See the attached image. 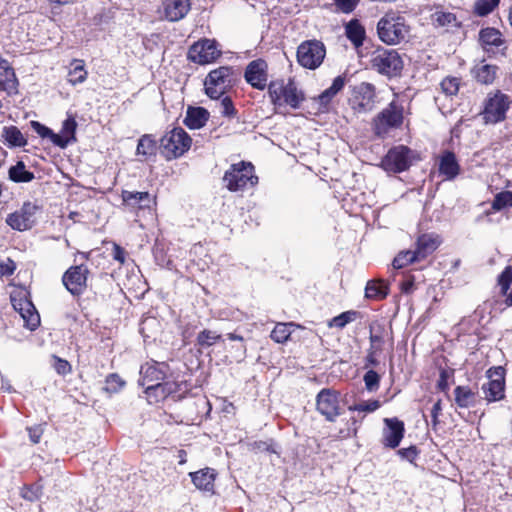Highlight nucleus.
Listing matches in <instances>:
<instances>
[{
	"instance_id": "1a4fd4ad",
	"label": "nucleus",
	"mask_w": 512,
	"mask_h": 512,
	"mask_svg": "<svg viewBox=\"0 0 512 512\" xmlns=\"http://www.w3.org/2000/svg\"><path fill=\"white\" fill-rule=\"evenodd\" d=\"M510 104V97L501 91L497 90L494 93H490L485 101L483 110L485 122L496 124L505 120Z\"/></svg>"
},
{
	"instance_id": "c756f323",
	"label": "nucleus",
	"mask_w": 512,
	"mask_h": 512,
	"mask_svg": "<svg viewBox=\"0 0 512 512\" xmlns=\"http://www.w3.org/2000/svg\"><path fill=\"white\" fill-rule=\"evenodd\" d=\"M122 199L125 205L139 209L149 207L152 201L148 192L123 191Z\"/></svg>"
},
{
	"instance_id": "a878e982",
	"label": "nucleus",
	"mask_w": 512,
	"mask_h": 512,
	"mask_svg": "<svg viewBox=\"0 0 512 512\" xmlns=\"http://www.w3.org/2000/svg\"><path fill=\"white\" fill-rule=\"evenodd\" d=\"M440 244V239L434 234H423L418 237L416 242V255L418 259H424L431 254Z\"/></svg>"
},
{
	"instance_id": "4be33fe9",
	"label": "nucleus",
	"mask_w": 512,
	"mask_h": 512,
	"mask_svg": "<svg viewBox=\"0 0 512 512\" xmlns=\"http://www.w3.org/2000/svg\"><path fill=\"white\" fill-rule=\"evenodd\" d=\"M18 80L15 72L8 60L0 56V90L8 93L15 92Z\"/></svg>"
},
{
	"instance_id": "a211bd4d",
	"label": "nucleus",
	"mask_w": 512,
	"mask_h": 512,
	"mask_svg": "<svg viewBox=\"0 0 512 512\" xmlns=\"http://www.w3.org/2000/svg\"><path fill=\"white\" fill-rule=\"evenodd\" d=\"M375 89L370 83H361L354 90L352 108L358 113L372 110L374 106Z\"/></svg>"
},
{
	"instance_id": "c9c22d12",
	"label": "nucleus",
	"mask_w": 512,
	"mask_h": 512,
	"mask_svg": "<svg viewBox=\"0 0 512 512\" xmlns=\"http://www.w3.org/2000/svg\"><path fill=\"white\" fill-rule=\"evenodd\" d=\"M68 77V81L72 85L83 83L86 80L87 71L83 60L75 59L72 61Z\"/></svg>"
},
{
	"instance_id": "5701e85b",
	"label": "nucleus",
	"mask_w": 512,
	"mask_h": 512,
	"mask_svg": "<svg viewBox=\"0 0 512 512\" xmlns=\"http://www.w3.org/2000/svg\"><path fill=\"white\" fill-rule=\"evenodd\" d=\"M497 65L488 64L484 60L476 64L472 69V75L477 82L484 85H491L498 74Z\"/></svg>"
},
{
	"instance_id": "13d9d810",
	"label": "nucleus",
	"mask_w": 512,
	"mask_h": 512,
	"mask_svg": "<svg viewBox=\"0 0 512 512\" xmlns=\"http://www.w3.org/2000/svg\"><path fill=\"white\" fill-rule=\"evenodd\" d=\"M383 342H384V340H383V337L381 334H375V333L371 332V334H370V343H371L370 350H374L375 352L381 351Z\"/></svg>"
},
{
	"instance_id": "c85d7f7f",
	"label": "nucleus",
	"mask_w": 512,
	"mask_h": 512,
	"mask_svg": "<svg viewBox=\"0 0 512 512\" xmlns=\"http://www.w3.org/2000/svg\"><path fill=\"white\" fill-rule=\"evenodd\" d=\"M477 393L469 386L459 385L454 389V401L459 408H469L476 404Z\"/></svg>"
},
{
	"instance_id": "4d7b16f0",
	"label": "nucleus",
	"mask_w": 512,
	"mask_h": 512,
	"mask_svg": "<svg viewBox=\"0 0 512 512\" xmlns=\"http://www.w3.org/2000/svg\"><path fill=\"white\" fill-rule=\"evenodd\" d=\"M54 368L57 371V373L66 375L71 371V365L68 361L55 357V364Z\"/></svg>"
},
{
	"instance_id": "0e129e2a",
	"label": "nucleus",
	"mask_w": 512,
	"mask_h": 512,
	"mask_svg": "<svg viewBox=\"0 0 512 512\" xmlns=\"http://www.w3.org/2000/svg\"><path fill=\"white\" fill-rule=\"evenodd\" d=\"M28 432H29L30 440L34 444H37L40 441V438H41V436L43 434V430H42L41 427L29 428Z\"/></svg>"
},
{
	"instance_id": "4468645a",
	"label": "nucleus",
	"mask_w": 512,
	"mask_h": 512,
	"mask_svg": "<svg viewBox=\"0 0 512 512\" xmlns=\"http://www.w3.org/2000/svg\"><path fill=\"white\" fill-rule=\"evenodd\" d=\"M410 152V149L403 145L390 149L381 162L382 168L393 173L405 171L411 164Z\"/></svg>"
},
{
	"instance_id": "a19ab883",
	"label": "nucleus",
	"mask_w": 512,
	"mask_h": 512,
	"mask_svg": "<svg viewBox=\"0 0 512 512\" xmlns=\"http://www.w3.org/2000/svg\"><path fill=\"white\" fill-rule=\"evenodd\" d=\"M416 255L415 250L401 251L393 260V267L395 269H401L413 262L420 261Z\"/></svg>"
},
{
	"instance_id": "603ef678",
	"label": "nucleus",
	"mask_w": 512,
	"mask_h": 512,
	"mask_svg": "<svg viewBox=\"0 0 512 512\" xmlns=\"http://www.w3.org/2000/svg\"><path fill=\"white\" fill-rule=\"evenodd\" d=\"M365 387L368 391H375L379 387L380 376L374 370H369L364 375Z\"/></svg>"
},
{
	"instance_id": "f8f14e48",
	"label": "nucleus",
	"mask_w": 512,
	"mask_h": 512,
	"mask_svg": "<svg viewBox=\"0 0 512 512\" xmlns=\"http://www.w3.org/2000/svg\"><path fill=\"white\" fill-rule=\"evenodd\" d=\"M221 55V50L215 40L201 39L188 50V59L194 63L205 65L214 62Z\"/></svg>"
},
{
	"instance_id": "aec40b11",
	"label": "nucleus",
	"mask_w": 512,
	"mask_h": 512,
	"mask_svg": "<svg viewBox=\"0 0 512 512\" xmlns=\"http://www.w3.org/2000/svg\"><path fill=\"white\" fill-rule=\"evenodd\" d=\"M165 18L170 22L183 19L191 9L190 0H166L163 4Z\"/></svg>"
},
{
	"instance_id": "412c9836",
	"label": "nucleus",
	"mask_w": 512,
	"mask_h": 512,
	"mask_svg": "<svg viewBox=\"0 0 512 512\" xmlns=\"http://www.w3.org/2000/svg\"><path fill=\"white\" fill-rule=\"evenodd\" d=\"M479 41L483 49L488 53L494 52V49L500 48L505 44L501 32L493 27L481 29L479 32Z\"/></svg>"
},
{
	"instance_id": "f03ea898",
	"label": "nucleus",
	"mask_w": 512,
	"mask_h": 512,
	"mask_svg": "<svg viewBox=\"0 0 512 512\" xmlns=\"http://www.w3.org/2000/svg\"><path fill=\"white\" fill-rule=\"evenodd\" d=\"M379 39L388 45H397L404 41L409 34V26L399 13L387 12L377 24Z\"/></svg>"
},
{
	"instance_id": "7c9ffc66",
	"label": "nucleus",
	"mask_w": 512,
	"mask_h": 512,
	"mask_svg": "<svg viewBox=\"0 0 512 512\" xmlns=\"http://www.w3.org/2000/svg\"><path fill=\"white\" fill-rule=\"evenodd\" d=\"M31 127L41 138H49L55 146L60 148L67 147V140L64 137L54 133L50 128L40 122L31 121Z\"/></svg>"
},
{
	"instance_id": "f257e3e1",
	"label": "nucleus",
	"mask_w": 512,
	"mask_h": 512,
	"mask_svg": "<svg viewBox=\"0 0 512 512\" xmlns=\"http://www.w3.org/2000/svg\"><path fill=\"white\" fill-rule=\"evenodd\" d=\"M168 366L165 363H145L140 368L139 384L145 387L146 394L156 398H166L176 391L174 382L165 381Z\"/></svg>"
},
{
	"instance_id": "6e6d98bb",
	"label": "nucleus",
	"mask_w": 512,
	"mask_h": 512,
	"mask_svg": "<svg viewBox=\"0 0 512 512\" xmlns=\"http://www.w3.org/2000/svg\"><path fill=\"white\" fill-rule=\"evenodd\" d=\"M16 269V265L14 261H12L10 258H7L5 261L0 262V275L1 276H8L12 275Z\"/></svg>"
},
{
	"instance_id": "39448f33",
	"label": "nucleus",
	"mask_w": 512,
	"mask_h": 512,
	"mask_svg": "<svg viewBox=\"0 0 512 512\" xmlns=\"http://www.w3.org/2000/svg\"><path fill=\"white\" fill-rule=\"evenodd\" d=\"M192 144V139L188 133L180 128H174L167 132L160 140V149L162 155L168 159L181 157L187 152Z\"/></svg>"
},
{
	"instance_id": "b1692460",
	"label": "nucleus",
	"mask_w": 512,
	"mask_h": 512,
	"mask_svg": "<svg viewBox=\"0 0 512 512\" xmlns=\"http://www.w3.org/2000/svg\"><path fill=\"white\" fill-rule=\"evenodd\" d=\"M460 166L454 153L446 151L439 159V173L446 180H452L458 176Z\"/></svg>"
},
{
	"instance_id": "423d86ee",
	"label": "nucleus",
	"mask_w": 512,
	"mask_h": 512,
	"mask_svg": "<svg viewBox=\"0 0 512 512\" xmlns=\"http://www.w3.org/2000/svg\"><path fill=\"white\" fill-rule=\"evenodd\" d=\"M403 107L392 101L373 119V131L378 137H385L403 124Z\"/></svg>"
},
{
	"instance_id": "680f3d73",
	"label": "nucleus",
	"mask_w": 512,
	"mask_h": 512,
	"mask_svg": "<svg viewBox=\"0 0 512 512\" xmlns=\"http://www.w3.org/2000/svg\"><path fill=\"white\" fill-rule=\"evenodd\" d=\"M125 254H126V252L122 247H120L117 244H114L113 252H112L114 260L118 261L120 264H124Z\"/></svg>"
},
{
	"instance_id": "72a5a7b5",
	"label": "nucleus",
	"mask_w": 512,
	"mask_h": 512,
	"mask_svg": "<svg viewBox=\"0 0 512 512\" xmlns=\"http://www.w3.org/2000/svg\"><path fill=\"white\" fill-rule=\"evenodd\" d=\"M9 179L16 183H27L34 179V174L26 170L25 164L22 161L11 166L8 171Z\"/></svg>"
},
{
	"instance_id": "09e8293b",
	"label": "nucleus",
	"mask_w": 512,
	"mask_h": 512,
	"mask_svg": "<svg viewBox=\"0 0 512 512\" xmlns=\"http://www.w3.org/2000/svg\"><path fill=\"white\" fill-rule=\"evenodd\" d=\"M125 385V381L117 374H111L106 379L105 390L109 393L119 392Z\"/></svg>"
},
{
	"instance_id": "3c124183",
	"label": "nucleus",
	"mask_w": 512,
	"mask_h": 512,
	"mask_svg": "<svg viewBox=\"0 0 512 512\" xmlns=\"http://www.w3.org/2000/svg\"><path fill=\"white\" fill-rule=\"evenodd\" d=\"M380 407V402L378 400H369L362 401L357 404L349 406L350 411H359V412H374Z\"/></svg>"
},
{
	"instance_id": "bb28decb",
	"label": "nucleus",
	"mask_w": 512,
	"mask_h": 512,
	"mask_svg": "<svg viewBox=\"0 0 512 512\" xmlns=\"http://www.w3.org/2000/svg\"><path fill=\"white\" fill-rule=\"evenodd\" d=\"M496 374L497 378L490 379L488 383L482 386L485 399L489 402L497 401L504 397V378L501 373L496 372Z\"/></svg>"
},
{
	"instance_id": "f3484780",
	"label": "nucleus",
	"mask_w": 512,
	"mask_h": 512,
	"mask_svg": "<svg viewBox=\"0 0 512 512\" xmlns=\"http://www.w3.org/2000/svg\"><path fill=\"white\" fill-rule=\"evenodd\" d=\"M384 428L382 430V444L385 447L395 449L399 446L404 437L405 426L404 422L398 418H385L383 420Z\"/></svg>"
},
{
	"instance_id": "ea45409f",
	"label": "nucleus",
	"mask_w": 512,
	"mask_h": 512,
	"mask_svg": "<svg viewBox=\"0 0 512 512\" xmlns=\"http://www.w3.org/2000/svg\"><path fill=\"white\" fill-rule=\"evenodd\" d=\"M138 155L151 156L156 153V142L149 135H143L137 145L136 150Z\"/></svg>"
},
{
	"instance_id": "2eb2a0df",
	"label": "nucleus",
	"mask_w": 512,
	"mask_h": 512,
	"mask_svg": "<svg viewBox=\"0 0 512 512\" xmlns=\"http://www.w3.org/2000/svg\"><path fill=\"white\" fill-rule=\"evenodd\" d=\"M88 273L84 265L72 266L63 274L62 283L72 295L79 296L87 287Z\"/></svg>"
},
{
	"instance_id": "a18cd8bd",
	"label": "nucleus",
	"mask_w": 512,
	"mask_h": 512,
	"mask_svg": "<svg viewBox=\"0 0 512 512\" xmlns=\"http://www.w3.org/2000/svg\"><path fill=\"white\" fill-rule=\"evenodd\" d=\"M77 123L75 119L69 116L62 124V129L60 132V136L64 137L67 140V145L75 141V131H76Z\"/></svg>"
},
{
	"instance_id": "774afa93",
	"label": "nucleus",
	"mask_w": 512,
	"mask_h": 512,
	"mask_svg": "<svg viewBox=\"0 0 512 512\" xmlns=\"http://www.w3.org/2000/svg\"><path fill=\"white\" fill-rule=\"evenodd\" d=\"M375 353H376V352H375L374 350H371V351H370V353H369V355H368V357H367V360H368V361H369V363H370V364H372V365H376V364H377V361H376V359L374 358V354H375Z\"/></svg>"
},
{
	"instance_id": "8fccbe9b",
	"label": "nucleus",
	"mask_w": 512,
	"mask_h": 512,
	"mask_svg": "<svg viewBox=\"0 0 512 512\" xmlns=\"http://www.w3.org/2000/svg\"><path fill=\"white\" fill-rule=\"evenodd\" d=\"M512 283V266H507L498 277L501 293L506 295Z\"/></svg>"
},
{
	"instance_id": "ddd939ff",
	"label": "nucleus",
	"mask_w": 512,
	"mask_h": 512,
	"mask_svg": "<svg viewBox=\"0 0 512 512\" xmlns=\"http://www.w3.org/2000/svg\"><path fill=\"white\" fill-rule=\"evenodd\" d=\"M316 408L327 421L334 422L340 415L339 393L332 389H322L316 398Z\"/></svg>"
},
{
	"instance_id": "9d476101",
	"label": "nucleus",
	"mask_w": 512,
	"mask_h": 512,
	"mask_svg": "<svg viewBox=\"0 0 512 512\" xmlns=\"http://www.w3.org/2000/svg\"><path fill=\"white\" fill-rule=\"evenodd\" d=\"M326 55V49L322 42L309 40L301 43L297 49V60L301 66L307 69L319 67Z\"/></svg>"
},
{
	"instance_id": "c03bdc74",
	"label": "nucleus",
	"mask_w": 512,
	"mask_h": 512,
	"mask_svg": "<svg viewBox=\"0 0 512 512\" xmlns=\"http://www.w3.org/2000/svg\"><path fill=\"white\" fill-rule=\"evenodd\" d=\"M292 325L291 323H278L271 332V338L277 343L287 341L291 334Z\"/></svg>"
},
{
	"instance_id": "bf43d9fd",
	"label": "nucleus",
	"mask_w": 512,
	"mask_h": 512,
	"mask_svg": "<svg viewBox=\"0 0 512 512\" xmlns=\"http://www.w3.org/2000/svg\"><path fill=\"white\" fill-rule=\"evenodd\" d=\"M398 454L409 461H413L417 456V448L415 446H410L408 448H402L398 450Z\"/></svg>"
},
{
	"instance_id": "20e7f679",
	"label": "nucleus",
	"mask_w": 512,
	"mask_h": 512,
	"mask_svg": "<svg viewBox=\"0 0 512 512\" xmlns=\"http://www.w3.org/2000/svg\"><path fill=\"white\" fill-rule=\"evenodd\" d=\"M223 182L229 191L238 192L254 187L258 177L254 173V166L242 161L231 165L224 174Z\"/></svg>"
},
{
	"instance_id": "0eeeda50",
	"label": "nucleus",
	"mask_w": 512,
	"mask_h": 512,
	"mask_svg": "<svg viewBox=\"0 0 512 512\" xmlns=\"http://www.w3.org/2000/svg\"><path fill=\"white\" fill-rule=\"evenodd\" d=\"M371 67L387 77L400 75L404 63L400 54L393 49H378L371 57Z\"/></svg>"
},
{
	"instance_id": "864d4df0",
	"label": "nucleus",
	"mask_w": 512,
	"mask_h": 512,
	"mask_svg": "<svg viewBox=\"0 0 512 512\" xmlns=\"http://www.w3.org/2000/svg\"><path fill=\"white\" fill-rule=\"evenodd\" d=\"M218 106L219 112L224 116L231 117L236 112L231 99L227 96L221 99Z\"/></svg>"
},
{
	"instance_id": "473e14b6",
	"label": "nucleus",
	"mask_w": 512,
	"mask_h": 512,
	"mask_svg": "<svg viewBox=\"0 0 512 512\" xmlns=\"http://www.w3.org/2000/svg\"><path fill=\"white\" fill-rule=\"evenodd\" d=\"M345 34L356 47H359L363 44L365 29L357 19H353L345 25Z\"/></svg>"
},
{
	"instance_id": "69168bd1",
	"label": "nucleus",
	"mask_w": 512,
	"mask_h": 512,
	"mask_svg": "<svg viewBox=\"0 0 512 512\" xmlns=\"http://www.w3.org/2000/svg\"><path fill=\"white\" fill-rule=\"evenodd\" d=\"M22 496L25 498V499H28L30 501H33V500H36L38 499L39 497V489L36 488V490H32V489H25L22 493Z\"/></svg>"
},
{
	"instance_id": "f704fd0d",
	"label": "nucleus",
	"mask_w": 512,
	"mask_h": 512,
	"mask_svg": "<svg viewBox=\"0 0 512 512\" xmlns=\"http://www.w3.org/2000/svg\"><path fill=\"white\" fill-rule=\"evenodd\" d=\"M345 79L338 76L333 80L332 85L323 91L317 98L320 107L326 108L331 99L344 87Z\"/></svg>"
},
{
	"instance_id": "9b49d317",
	"label": "nucleus",
	"mask_w": 512,
	"mask_h": 512,
	"mask_svg": "<svg viewBox=\"0 0 512 512\" xmlns=\"http://www.w3.org/2000/svg\"><path fill=\"white\" fill-rule=\"evenodd\" d=\"M231 69L219 67L212 70L204 81L206 94L211 99H219L231 86Z\"/></svg>"
},
{
	"instance_id": "e433bc0d",
	"label": "nucleus",
	"mask_w": 512,
	"mask_h": 512,
	"mask_svg": "<svg viewBox=\"0 0 512 512\" xmlns=\"http://www.w3.org/2000/svg\"><path fill=\"white\" fill-rule=\"evenodd\" d=\"M2 136L9 145L14 147H23L27 144L26 138L16 126L4 127Z\"/></svg>"
},
{
	"instance_id": "dca6fc26",
	"label": "nucleus",
	"mask_w": 512,
	"mask_h": 512,
	"mask_svg": "<svg viewBox=\"0 0 512 512\" xmlns=\"http://www.w3.org/2000/svg\"><path fill=\"white\" fill-rule=\"evenodd\" d=\"M38 207L31 203L25 202L19 211L11 213L6 219V223L15 230L25 231L32 227L34 223V215Z\"/></svg>"
},
{
	"instance_id": "6ab92c4d",
	"label": "nucleus",
	"mask_w": 512,
	"mask_h": 512,
	"mask_svg": "<svg viewBox=\"0 0 512 512\" xmlns=\"http://www.w3.org/2000/svg\"><path fill=\"white\" fill-rule=\"evenodd\" d=\"M245 79L254 88L263 90L267 86V64L258 59L250 62L245 71Z\"/></svg>"
},
{
	"instance_id": "052dcab7",
	"label": "nucleus",
	"mask_w": 512,
	"mask_h": 512,
	"mask_svg": "<svg viewBox=\"0 0 512 512\" xmlns=\"http://www.w3.org/2000/svg\"><path fill=\"white\" fill-rule=\"evenodd\" d=\"M450 377V372L447 370H441L440 378L438 380V388L446 392L449 389L448 379Z\"/></svg>"
},
{
	"instance_id": "5fc2aeb1",
	"label": "nucleus",
	"mask_w": 512,
	"mask_h": 512,
	"mask_svg": "<svg viewBox=\"0 0 512 512\" xmlns=\"http://www.w3.org/2000/svg\"><path fill=\"white\" fill-rule=\"evenodd\" d=\"M360 0H335V5L343 13H351Z\"/></svg>"
},
{
	"instance_id": "58836bf2",
	"label": "nucleus",
	"mask_w": 512,
	"mask_h": 512,
	"mask_svg": "<svg viewBox=\"0 0 512 512\" xmlns=\"http://www.w3.org/2000/svg\"><path fill=\"white\" fill-rule=\"evenodd\" d=\"M222 339V335L217 333L216 331L204 329L199 332L197 335V344L202 348H207Z\"/></svg>"
},
{
	"instance_id": "2f4dec72",
	"label": "nucleus",
	"mask_w": 512,
	"mask_h": 512,
	"mask_svg": "<svg viewBox=\"0 0 512 512\" xmlns=\"http://www.w3.org/2000/svg\"><path fill=\"white\" fill-rule=\"evenodd\" d=\"M388 295V284L383 280H370L365 288L368 299L382 300Z\"/></svg>"
},
{
	"instance_id": "cd10ccee",
	"label": "nucleus",
	"mask_w": 512,
	"mask_h": 512,
	"mask_svg": "<svg viewBox=\"0 0 512 512\" xmlns=\"http://www.w3.org/2000/svg\"><path fill=\"white\" fill-rule=\"evenodd\" d=\"M209 118V113L202 107H189L184 124L190 129L202 128Z\"/></svg>"
},
{
	"instance_id": "49530a36",
	"label": "nucleus",
	"mask_w": 512,
	"mask_h": 512,
	"mask_svg": "<svg viewBox=\"0 0 512 512\" xmlns=\"http://www.w3.org/2000/svg\"><path fill=\"white\" fill-rule=\"evenodd\" d=\"M508 207H512V191L498 193L493 200L492 208L494 210H502Z\"/></svg>"
},
{
	"instance_id": "393cba45",
	"label": "nucleus",
	"mask_w": 512,
	"mask_h": 512,
	"mask_svg": "<svg viewBox=\"0 0 512 512\" xmlns=\"http://www.w3.org/2000/svg\"><path fill=\"white\" fill-rule=\"evenodd\" d=\"M192 482L199 489L206 492H213L216 473L213 469L205 468L197 472L190 473Z\"/></svg>"
},
{
	"instance_id": "6e6552de",
	"label": "nucleus",
	"mask_w": 512,
	"mask_h": 512,
	"mask_svg": "<svg viewBox=\"0 0 512 512\" xmlns=\"http://www.w3.org/2000/svg\"><path fill=\"white\" fill-rule=\"evenodd\" d=\"M13 308L20 314L24 326L33 331L40 325V316L25 290H17L10 296Z\"/></svg>"
},
{
	"instance_id": "37998d69",
	"label": "nucleus",
	"mask_w": 512,
	"mask_h": 512,
	"mask_svg": "<svg viewBox=\"0 0 512 512\" xmlns=\"http://www.w3.org/2000/svg\"><path fill=\"white\" fill-rule=\"evenodd\" d=\"M357 312L356 311H346L341 313L338 316L333 317L329 323V327H336L339 329L344 328L347 324L353 322L357 318Z\"/></svg>"
},
{
	"instance_id": "79ce46f5",
	"label": "nucleus",
	"mask_w": 512,
	"mask_h": 512,
	"mask_svg": "<svg viewBox=\"0 0 512 512\" xmlns=\"http://www.w3.org/2000/svg\"><path fill=\"white\" fill-rule=\"evenodd\" d=\"M500 0H476L474 3V13L478 16H487L492 13L499 5Z\"/></svg>"
},
{
	"instance_id": "4c0bfd02",
	"label": "nucleus",
	"mask_w": 512,
	"mask_h": 512,
	"mask_svg": "<svg viewBox=\"0 0 512 512\" xmlns=\"http://www.w3.org/2000/svg\"><path fill=\"white\" fill-rule=\"evenodd\" d=\"M431 19L437 27H457L459 25L456 16L450 12L436 11L432 14Z\"/></svg>"
},
{
	"instance_id": "de8ad7c7",
	"label": "nucleus",
	"mask_w": 512,
	"mask_h": 512,
	"mask_svg": "<svg viewBox=\"0 0 512 512\" xmlns=\"http://www.w3.org/2000/svg\"><path fill=\"white\" fill-rule=\"evenodd\" d=\"M460 80L456 77H446L440 83L442 92L447 96L456 95L459 91Z\"/></svg>"
},
{
	"instance_id": "7ed1b4c3",
	"label": "nucleus",
	"mask_w": 512,
	"mask_h": 512,
	"mask_svg": "<svg viewBox=\"0 0 512 512\" xmlns=\"http://www.w3.org/2000/svg\"><path fill=\"white\" fill-rule=\"evenodd\" d=\"M268 93L271 102L275 106H289L293 109L300 107L305 99L303 91L298 88L293 79L287 81L280 79L270 82L268 85Z\"/></svg>"
},
{
	"instance_id": "e2e57ef3",
	"label": "nucleus",
	"mask_w": 512,
	"mask_h": 512,
	"mask_svg": "<svg viewBox=\"0 0 512 512\" xmlns=\"http://www.w3.org/2000/svg\"><path fill=\"white\" fill-rule=\"evenodd\" d=\"M441 411H442L441 400H438L436 403H434L432 410H431V418H432L433 427L437 426V424L439 422L438 417H439V414L441 413Z\"/></svg>"
},
{
	"instance_id": "338daca9",
	"label": "nucleus",
	"mask_w": 512,
	"mask_h": 512,
	"mask_svg": "<svg viewBox=\"0 0 512 512\" xmlns=\"http://www.w3.org/2000/svg\"><path fill=\"white\" fill-rule=\"evenodd\" d=\"M227 337L229 340H232V341H243L244 340L242 336L237 335L235 333H229L227 335Z\"/></svg>"
}]
</instances>
